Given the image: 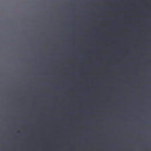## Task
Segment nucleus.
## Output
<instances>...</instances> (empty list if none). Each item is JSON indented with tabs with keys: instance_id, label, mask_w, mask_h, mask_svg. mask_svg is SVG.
I'll list each match as a JSON object with an SVG mask.
<instances>
[{
	"instance_id": "nucleus-1",
	"label": "nucleus",
	"mask_w": 151,
	"mask_h": 151,
	"mask_svg": "<svg viewBox=\"0 0 151 151\" xmlns=\"http://www.w3.org/2000/svg\"><path fill=\"white\" fill-rule=\"evenodd\" d=\"M121 60H123V0H121Z\"/></svg>"
},
{
	"instance_id": "nucleus-2",
	"label": "nucleus",
	"mask_w": 151,
	"mask_h": 151,
	"mask_svg": "<svg viewBox=\"0 0 151 151\" xmlns=\"http://www.w3.org/2000/svg\"><path fill=\"white\" fill-rule=\"evenodd\" d=\"M121 151H123V118H121Z\"/></svg>"
}]
</instances>
